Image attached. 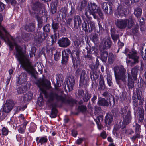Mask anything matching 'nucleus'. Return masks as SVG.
<instances>
[{"label": "nucleus", "mask_w": 146, "mask_h": 146, "mask_svg": "<svg viewBox=\"0 0 146 146\" xmlns=\"http://www.w3.org/2000/svg\"><path fill=\"white\" fill-rule=\"evenodd\" d=\"M3 18H0V38L4 40L9 47L10 50L13 49L15 46L16 50L15 57L19 62L22 68L31 74V76L36 79V77L35 70L31 64V61L24 54L23 48L17 45L15 42L14 39L7 33L6 29L1 25Z\"/></svg>", "instance_id": "f257e3e1"}, {"label": "nucleus", "mask_w": 146, "mask_h": 146, "mask_svg": "<svg viewBox=\"0 0 146 146\" xmlns=\"http://www.w3.org/2000/svg\"><path fill=\"white\" fill-rule=\"evenodd\" d=\"M36 84L39 88L41 93L44 94L46 98H48V103L50 104V106L52 108L50 117L51 118H56L58 113V111L56 108V104L52 103L54 100L63 103L66 102L71 106H73L76 103V101L74 99L70 98L66 100L62 95L59 94L56 91L51 92L48 94L46 90L50 88L51 83L50 81L46 79L38 81Z\"/></svg>", "instance_id": "f03ea898"}, {"label": "nucleus", "mask_w": 146, "mask_h": 146, "mask_svg": "<svg viewBox=\"0 0 146 146\" xmlns=\"http://www.w3.org/2000/svg\"><path fill=\"white\" fill-rule=\"evenodd\" d=\"M136 95L132 97L133 100V103L134 110V114L139 115V123H142L143 121L144 118V110L142 106L143 103L144 97L141 90L139 89L136 90Z\"/></svg>", "instance_id": "7ed1b4c3"}, {"label": "nucleus", "mask_w": 146, "mask_h": 146, "mask_svg": "<svg viewBox=\"0 0 146 146\" xmlns=\"http://www.w3.org/2000/svg\"><path fill=\"white\" fill-rule=\"evenodd\" d=\"M116 82L120 88L125 86L127 76L125 75L126 70L123 66H117L114 68Z\"/></svg>", "instance_id": "20e7f679"}, {"label": "nucleus", "mask_w": 146, "mask_h": 146, "mask_svg": "<svg viewBox=\"0 0 146 146\" xmlns=\"http://www.w3.org/2000/svg\"><path fill=\"white\" fill-rule=\"evenodd\" d=\"M128 106H127L121 107L120 108V113L123 117V120L121 125V128L123 131V133H127V129L126 126L128 124Z\"/></svg>", "instance_id": "39448f33"}, {"label": "nucleus", "mask_w": 146, "mask_h": 146, "mask_svg": "<svg viewBox=\"0 0 146 146\" xmlns=\"http://www.w3.org/2000/svg\"><path fill=\"white\" fill-rule=\"evenodd\" d=\"M123 5L119 6L115 12V15L118 17H125L127 15V7L128 6V0L122 3Z\"/></svg>", "instance_id": "423d86ee"}, {"label": "nucleus", "mask_w": 146, "mask_h": 146, "mask_svg": "<svg viewBox=\"0 0 146 146\" xmlns=\"http://www.w3.org/2000/svg\"><path fill=\"white\" fill-rule=\"evenodd\" d=\"M135 51H132L128 52V58L130 59L128 60V65L131 67L133 66L139 62V57Z\"/></svg>", "instance_id": "0eeeda50"}, {"label": "nucleus", "mask_w": 146, "mask_h": 146, "mask_svg": "<svg viewBox=\"0 0 146 146\" xmlns=\"http://www.w3.org/2000/svg\"><path fill=\"white\" fill-rule=\"evenodd\" d=\"M88 10L90 14L97 13L100 17L103 15L100 9L94 2L89 3Z\"/></svg>", "instance_id": "6e6552de"}, {"label": "nucleus", "mask_w": 146, "mask_h": 146, "mask_svg": "<svg viewBox=\"0 0 146 146\" xmlns=\"http://www.w3.org/2000/svg\"><path fill=\"white\" fill-rule=\"evenodd\" d=\"M89 77L86 73L85 70H82L81 73L79 81V86L80 87H86L87 86L89 82Z\"/></svg>", "instance_id": "1a4fd4ad"}, {"label": "nucleus", "mask_w": 146, "mask_h": 146, "mask_svg": "<svg viewBox=\"0 0 146 146\" xmlns=\"http://www.w3.org/2000/svg\"><path fill=\"white\" fill-rule=\"evenodd\" d=\"M84 24L82 25V27L85 32H91L95 29V23L91 20L87 21V23L84 21Z\"/></svg>", "instance_id": "9d476101"}, {"label": "nucleus", "mask_w": 146, "mask_h": 146, "mask_svg": "<svg viewBox=\"0 0 146 146\" xmlns=\"http://www.w3.org/2000/svg\"><path fill=\"white\" fill-rule=\"evenodd\" d=\"M15 105L14 101L11 99L7 100L5 104L3 105L1 110L4 112L7 113H9L12 110Z\"/></svg>", "instance_id": "9b49d317"}, {"label": "nucleus", "mask_w": 146, "mask_h": 146, "mask_svg": "<svg viewBox=\"0 0 146 146\" xmlns=\"http://www.w3.org/2000/svg\"><path fill=\"white\" fill-rule=\"evenodd\" d=\"M112 41L109 37H106L101 42L100 45V49L107 50L110 49L112 46Z\"/></svg>", "instance_id": "f8f14e48"}, {"label": "nucleus", "mask_w": 146, "mask_h": 146, "mask_svg": "<svg viewBox=\"0 0 146 146\" xmlns=\"http://www.w3.org/2000/svg\"><path fill=\"white\" fill-rule=\"evenodd\" d=\"M75 83V80L74 77L72 75L69 76L67 77L64 82L65 88L66 89V85L69 91H72L73 89Z\"/></svg>", "instance_id": "ddd939ff"}, {"label": "nucleus", "mask_w": 146, "mask_h": 146, "mask_svg": "<svg viewBox=\"0 0 146 146\" xmlns=\"http://www.w3.org/2000/svg\"><path fill=\"white\" fill-rule=\"evenodd\" d=\"M48 35L46 33L39 31L36 33V36L35 38V42L40 45L42 42L45 40L47 37Z\"/></svg>", "instance_id": "4468645a"}, {"label": "nucleus", "mask_w": 146, "mask_h": 146, "mask_svg": "<svg viewBox=\"0 0 146 146\" xmlns=\"http://www.w3.org/2000/svg\"><path fill=\"white\" fill-rule=\"evenodd\" d=\"M52 27L53 32L54 33L52 36L53 38H54L55 40H56L59 37V24L58 23L53 22L52 25Z\"/></svg>", "instance_id": "2eb2a0df"}, {"label": "nucleus", "mask_w": 146, "mask_h": 146, "mask_svg": "<svg viewBox=\"0 0 146 146\" xmlns=\"http://www.w3.org/2000/svg\"><path fill=\"white\" fill-rule=\"evenodd\" d=\"M74 27L72 26L74 30L80 28L82 24V21L81 18L79 15H76L73 18Z\"/></svg>", "instance_id": "dca6fc26"}, {"label": "nucleus", "mask_w": 146, "mask_h": 146, "mask_svg": "<svg viewBox=\"0 0 146 146\" xmlns=\"http://www.w3.org/2000/svg\"><path fill=\"white\" fill-rule=\"evenodd\" d=\"M102 8L105 14L111 15L113 13L111 5L107 2H103L101 4Z\"/></svg>", "instance_id": "f3484780"}, {"label": "nucleus", "mask_w": 146, "mask_h": 146, "mask_svg": "<svg viewBox=\"0 0 146 146\" xmlns=\"http://www.w3.org/2000/svg\"><path fill=\"white\" fill-rule=\"evenodd\" d=\"M58 43L60 47L63 48L68 47L70 44V41L67 37H62L59 39Z\"/></svg>", "instance_id": "a211bd4d"}, {"label": "nucleus", "mask_w": 146, "mask_h": 146, "mask_svg": "<svg viewBox=\"0 0 146 146\" xmlns=\"http://www.w3.org/2000/svg\"><path fill=\"white\" fill-rule=\"evenodd\" d=\"M128 19H117L115 22V25L119 28L123 29L125 28L127 25Z\"/></svg>", "instance_id": "6ab92c4d"}, {"label": "nucleus", "mask_w": 146, "mask_h": 146, "mask_svg": "<svg viewBox=\"0 0 146 146\" xmlns=\"http://www.w3.org/2000/svg\"><path fill=\"white\" fill-rule=\"evenodd\" d=\"M63 80V78L62 74H58L56 75V83H54V84L56 90H58V88L61 86V84L62 83Z\"/></svg>", "instance_id": "aec40b11"}, {"label": "nucleus", "mask_w": 146, "mask_h": 146, "mask_svg": "<svg viewBox=\"0 0 146 146\" xmlns=\"http://www.w3.org/2000/svg\"><path fill=\"white\" fill-rule=\"evenodd\" d=\"M70 57L72 60L73 66L74 68L77 67L80 64V56L71 54Z\"/></svg>", "instance_id": "412c9836"}, {"label": "nucleus", "mask_w": 146, "mask_h": 146, "mask_svg": "<svg viewBox=\"0 0 146 146\" xmlns=\"http://www.w3.org/2000/svg\"><path fill=\"white\" fill-rule=\"evenodd\" d=\"M27 74L22 72L20 75L18 77L17 79L16 82L18 84H21L27 81Z\"/></svg>", "instance_id": "4be33fe9"}, {"label": "nucleus", "mask_w": 146, "mask_h": 146, "mask_svg": "<svg viewBox=\"0 0 146 146\" xmlns=\"http://www.w3.org/2000/svg\"><path fill=\"white\" fill-rule=\"evenodd\" d=\"M113 120V117L112 114L107 113L105 117V123L107 127L109 126L112 123Z\"/></svg>", "instance_id": "5701e85b"}, {"label": "nucleus", "mask_w": 146, "mask_h": 146, "mask_svg": "<svg viewBox=\"0 0 146 146\" xmlns=\"http://www.w3.org/2000/svg\"><path fill=\"white\" fill-rule=\"evenodd\" d=\"M62 53L61 63L62 64L66 65L68 62L69 55L65 50L62 51Z\"/></svg>", "instance_id": "b1692460"}, {"label": "nucleus", "mask_w": 146, "mask_h": 146, "mask_svg": "<svg viewBox=\"0 0 146 146\" xmlns=\"http://www.w3.org/2000/svg\"><path fill=\"white\" fill-rule=\"evenodd\" d=\"M98 90L100 91L104 90L107 89L105 85L104 77L102 75L100 76Z\"/></svg>", "instance_id": "393cba45"}, {"label": "nucleus", "mask_w": 146, "mask_h": 146, "mask_svg": "<svg viewBox=\"0 0 146 146\" xmlns=\"http://www.w3.org/2000/svg\"><path fill=\"white\" fill-rule=\"evenodd\" d=\"M42 7V4L38 1L33 3L32 5V8L33 10L39 12L41 11Z\"/></svg>", "instance_id": "a878e982"}, {"label": "nucleus", "mask_w": 146, "mask_h": 146, "mask_svg": "<svg viewBox=\"0 0 146 146\" xmlns=\"http://www.w3.org/2000/svg\"><path fill=\"white\" fill-rule=\"evenodd\" d=\"M97 104L99 106H103L107 107L109 106L108 101L103 98H100L98 99Z\"/></svg>", "instance_id": "bb28decb"}, {"label": "nucleus", "mask_w": 146, "mask_h": 146, "mask_svg": "<svg viewBox=\"0 0 146 146\" xmlns=\"http://www.w3.org/2000/svg\"><path fill=\"white\" fill-rule=\"evenodd\" d=\"M86 50L87 53H84L83 55L85 58L86 63L87 64L91 61L92 59V56L90 51Z\"/></svg>", "instance_id": "cd10ccee"}, {"label": "nucleus", "mask_w": 146, "mask_h": 146, "mask_svg": "<svg viewBox=\"0 0 146 146\" xmlns=\"http://www.w3.org/2000/svg\"><path fill=\"white\" fill-rule=\"evenodd\" d=\"M86 50L90 51V52L92 54H94L95 56H97L98 55V50L97 48L95 47L92 46L90 48L87 47L85 48Z\"/></svg>", "instance_id": "c85d7f7f"}, {"label": "nucleus", "mask_w": 146, "mask_h": 146, "mask_svg": "<svg viewBox=\"0 0 146 146\" xmlns=\"http://www.w3.org/2000/svg\"><path fill=\"white\" fill-rule=\"evenodd\" d=\"M116 58V56H115L112 52H110L108 54V63L111 64L114 62Z\"/></svg>", "instance_id": "c756f323"}, {"label": "nucleus", "mask_w": 146, "mask_h": 146, "mask_svg": "<svg viewBox=\"0 0 146 146\" xmlns=\"http://www.w3.org/2000/svg\"><path fill=\"white\" fill-rule=\"evenodd\" d=\"M139 67L138 66H135L131 70L132 76L134 80H136L137 76V72L138 70Z\"/></svg>", "instance_id": "7c9ffc66"}, {"label": "nucleus", "mask_w": 146, "mask_h": 146, "mask_svg": "<svg viewBox=\"0 0 146 146\" xmlns=\"http://www.w3.org/2000/svg\"><path fill=\"white\" fill-rule=\"evenodd\" d=\"M25 29L27 31L32 32L34 31L35 29L34 24L32 23L26 25L25 26Z\"/></svg>", "instance_id": "2f4dec72"}, {"label": "nucleus", "mask_w": 146, "mask_h": 146, "mask_svg": "<svg viewBox=\"0 0 146 146\" xmlns=\"http://www.w3.org/2000/svg\"><path fill=\"white\" fill-rule=\"evenodd\" d=\"M103 117L102 116L99 115L97 117L96 119L95 120L99 129H101V124L103 122Z\"/></svg>", "instance_id": "473e14b6"}, {"label": "nucleus", "mask_w": 146, "mask_h": 146, "mask_svg": "<svg viewBox=\"0 0 146 146\" xmlns=\"http://www.w3.org/2000/svg\"><path fill=\"white\" fill-rule=\"evenodd\" d=\"M108 56V52L106 51H104L100 55V59L103 62H106L107 59V57Z\"/></svg>", "instance_id": "72a5a7b5"}, {"label": "nucleus", "mask_w": 146, "mask_h": 146, "mask_svg": "<svg viewBox=\"0 0 146 146\" xmlns=\"http://www.w3.org/2000/svg\"><path fill=\"white\" fill-rule=\"evenodd\" d=\"M142 9L140 7H137L134 9V14L137 18L139 17L141 15Z\"/></svg>", "instance_id": "f704fd0d"}, {"label": "nucleus", "mask_w": 146, "mask_h": 146, "mask_svg": "<svg viewBox=\"0 0 146 146\" xmlns=\"http://www.w3.org/2000/svg\"><path fill=\"white\" fill-rule=\"evenodd\" d=\"M18 85L17 84L16 90L17 93L18 94H21L25 92L26 89L24 87L21 86L20 87H18Z\"/></svg>", "instance_id": "c9c22d12"}, {"label": "nucleus", "mask_w": 146, "mask_h": 146, "mask_svg": "<svg viewBox=\"0 0 146 146\" xmlns=\"http://www.w3.org/2000/svg\"><path fill=\"white\" fill-rule=\"evenodd\" d=\"M90 76L92 80L95 81L98 78L99 74L96 72H90Z\"/></svg>", "instance_id": "e433bc0d"}, {"label": "nucleus", "mask_w": 146, "mask_h": 146, "mask_svg": "<svg viewBox=\"0 0 146 146\" xmlns=\"http://www.w3.org/2000/svg\"><path fill=\"white\" fill-rule=\"evenodd\" d=\"M99 65V62L98 58H96L95 64H92L89 65L90 68L93 70H96L97 69Z\"/></svg>", "instance_id": "4c0bfd02"}, {"label": "nucleus", "mask_w": 146, "mask_h": 146, "mask_svg": "<svg viewBox=\"0 0 146 146\" xmlns=\"http://www.w3.org/2000/svg\"><path fill=\"white\" fill-rule=\"evenodd\" d=\"M91 94L88 92L87 91H86L84 96L83 97V99L85 102H87L91 97Z\"/></svg>", "instance_id": "58836bf2"}, {"label": "nucleus", "mask_w": 146, "mask_h": 146, "mask_svg": "<svg viewBox=\"0 0 146 146\" xmlns=\"http://www.w3.org/2000/svg\"><path fill=\"white\" fill-rule=\"evenodd\" d=\"M84 95V90L82 89L77 90L76 92V96L78 98H82Z\"/></svg>", "instance_id": "ea45409f"}, {"label": "nucleus", "mask_w": 146, "mask_h": 146, "mask_svg": "<svg viewBox=\"0 0 146 146\" xmlns=\"http://www.w3.org/2000/svg\"><path fill=\"white\" fill-rule=\"evenodd\" d=\"M133 16H130L128 19V28H131L133 25L135 19Z\"/></svg>", "instance_id": "a19ab883"}, {"label": "nucleus", "mask_w": 146, "mask_h": 146, "mask_svg": "<svg viewBox=\"0 0 146 146\" xmlns=\"http://www.w3.org/2000/svg\"><path fill=\"white\" fill-rule=\"evenodd\" d=\"M139 25L137 23L135 24L132 29V33L135 35L136 36L138 34Z\"/></svg>", "instance_id": "79ce46f5"}, {"label": "nucleus", "mask_w": 146, "mask_h": 146, "mask_svg": "<svg viewBox=\"0 0 146 146\" xmlns=\"http://www.w3.org/2000/svg\"><path fill=\"white\" fill-rule=\"evenodd\" d=\"M133 77H131L130 75L128 74V87L129 88H132L134 86V79Z\"/></svg>", "instance_id": "37998d69"}, {"label": "nucleus", "mask_w": 146, "mask_h": 146, "mask_svg": "<svg viewBox=\"0 0 146 146\" xmlns=\"http://www.w3.org/2000/svg\"><path fill=\"white\" fill-rule=\"evenodd\" d=\"M27 106H24L21 107L20 106H17L15 107V111L14 114L18 113L21 110L24 111L26 108Z\"/></svg>", "instance_id": "c03bdc74"}, {"label": "nucleus", "mask_w": 146, "mask_h": 146, "mask_svg": "<svg viewBox=\"0 0 146 146\" xmlns=\"http://www.w3.org/2000/svg\"><path fill=\"white\" fill-rule=\"evenodd\" d=\"M107 83L108 86L110 87L112 86L113 83L112 82V78L111 75L108 74L106 77Z\"/></svg>", "instance_id": "a18cd8bd"}, {"label": "nucleus", "mask_w": 146, "mask_h": 146, "mask_svg": "<svg viewBox=\"0 0 146 146\" xmlns=\"http://www.w3.org/2000/svg\"><path fill=\"white\" fill-rule=\"evenodd\" d=\"M48 141L47 137L45 136L44 137H40V139L39 140V143L41 144V145L43 144L44 145Z\"/></svg>", "instance_id": "49530a36"}, {"label": "nucleus", "mask_w": 146, "mask_h": 146, "mask_svg": "<svg viewBox=\"0 0 146 146\" xmlns=\"http://www.w3.org/2000/svg\"><path fill=\"white\" fill-rule=\"evenodd\" d=\"M59 11L61 14H62L61 13H62L63 18L66 17L67 11V10L66 8L65 7L61 8L59 10Z\"/></svg>", "instance_id": "de8ad7c7"}, {"label": "nucleus", "mask_w": 146, "mask_h": 146, "mask_svg": "<svg viewBox=\"0 0 146 146\" xmlns=\"http://www.w3.org/2000/svg\"><path fill=\"white\" fill-rule=\"evenodd\" d=\"M73 44L76 47V48H79L80 47L81 44L80 40L79 39H76L73 40Z\"/></svg>", "instance_id": "09e8293b"}, {"label": "nucleus", "mask_w": 146, "mask_h": 146, "mask_svg": "<svg viewBox=\"0 0 146 146\" xmlns=\"http://www.w3.org/2000/svg\"><path fill=\"white\" fill-rule=\"evenodd\" d=\"M90 38L94 43L97 42L99 39L98 35L96 33H93L90 37Z\"/></svg>", "instance_id": "8fccbe9b"}, {"label": "nucleus", "mask_w": 146, "mask_h": 146, "mask_svg": "<svg viewBox=\"0 0 146 146\" xmlns=\"http://www.w3.org/2000/svg\"><path fill=\"white\" fill-rule=\"evenodd\" d=\"M33 97V94L31 92H28V94H25L24 96L25 100L27 101L31 100Z\"/></svg>", "instance_id": "3c124183"}, {"label": "nucleus", "mask_w": 146, "mask_h": 146, "mask_svg": "<svg viewBox=\"0 0 146 146\" xmlns=\"http://www.w3.org/2000/svg\"><path fill=\"white\" fill-rule=\"evenodd\" d=\"M30 34L29 33H25L22 35V38L25 41H29L30 38Z\"/></svg>", "instance_id": "603ef678"}, {"label": "nucleus", "mask_w": 146, "mask_h": 146, "mask_svg": "<svg viewBox=\"0 0 146 146\" xmlns=\"http://www.w3.org/2000/svg\"><path fill=\"white\" fill-rule=\"evenodd\" d=\"M56 53L54 55V58L55 60L57 61L60 59L61 55L60 52H58L56 50Z\"/></svg>", "instance_id": "864d4df0"}, {"label": "nucleus", "mask_w": 146, "mask_h": 146, "mask_svg": "<svg viewBox=\"0 0 146 146\" xmlns=\"http://www.w3.org/2000/svg\"><path fill=\"white\" fill-rule=\"evenodd\" d=\"M36 50V49L35 47H32L31 50L30 51V56L31 57L35 56V53Z\"/></svg>", "instance_id": "5fc2aeb1"}, {"label": "nucleus", "mask_w": 146, "mask_h": 146, "mask_svg": "<svg viewBox=\"0 0 146 146\" xmlns=\"http://www.w3.org/2000/svg\"><path fill=\"white\" fill-rule=\"evenodd\" d=\"M81 52L79 48H75L72 50V54L80 56Z\"/></svg>", "instance_id": "6e6d98bb"}, {"label": "nucleus", "mask_w": 146, "mask_h": 146, "mask_svg": "<svg viewBox=\"0 0 146 146\" xmlns=\"http://www.w3.org/2000/svg\"><path fill=\"white\" fill-rule=\"evenodd\" d=\"M78 110L80 111L84 112L86 111L87 109L85 105H81L78 106Z\"/></svg>", "instance_id": "4d7b16f0"}, {"label": "nucleus", "mask_w": 146, "mask_h": 146, "mask_svg": "<svg viewBox=\"0 0 146 146\" xmlns=\"http://www.w3.org/2000/svg\"><path fill=\"white\" fill-rule=\"evenodd\" d=\"M87 3V1L86 0H84L81 2V4L80 7V10L82 11L86 7Z\"/></svg>", "instance_id": "13d9d810"}, {"label": "nucleus", "mask_w": 146, "mask_h": 146, "mask_svg": "<svg viewBox=\"0 0 146 146\" xmlns=\"http://www.w3.org/2000/svg\"><path fill=\"white\" fill-rule=\"evenodd\" d=\"M51 40H50L49 39H47V45L48 46H51L54 43V40H55V41H56V40L55 41L54 38H53L52 36V35L51 36Z\"/></svg>", "instance_id": "bf43d9fd"}, {"label": "nucleus", "mask_w": 146, "mask_h": 146, "mask_svg": "<svg viewBox=\"0 0 146 146\" xmlns=\"http://www.w3.org/2000/svg\"><path fill=\"white\" fill-rule=\"evenodd\" d=\"M43 30L47 32H49L50 31V25L49 24H47L43 27Z\"/></svg>", "instance_id": "052dcab7"}, {"label": "nucleus", "mask_w": 146, "mask_h": 146, "mask_svg": "<svg viewBox=\"0 0 146 146\" xmlns=\"http://www.w3.org/2000/svg\"><path fill=\"white\" fill-rule=\"evenodd\" d=\"M112 39L115 42L119 38V35L118 34H111V35Z\"/></svg>", "instance_id": "680f3d73"}, {"label": "nucleus", "mask_w": 146, "mask_h": 146, "mask_svg": "<svg viewBox=\"0 0 146 146\" xmlns=\"http://www.w3.org/2000/svg\"><path fill=\"white\" fill-rule=\"evenodd\" d=\"M140 126V125L138 124L137 123H136V125L135 126V133H140V130H141Z\"/></svg>", "instance_id": "e2e57ef3"}, {"label": "nucleus", "mask_w": 146, "mask_h": 146, "mask_svg": "<svg viewBox=\"0 0 146 146\" xmlns=\"http://www.w3.org/2000/svg\"><path fill=\"white\" fill-rule=\"evenodd\" d=\"M9 131L5 127L2 128V133L3 135L6 136L8 135Z\"/></svg>", "instance_id": "0e129e2a"}, {"label": "nucleus", "mask_w": 146, "mask_h": 146, "mask_svg": "<svg viewBox=\"0 0 146 146\" xmlns=\"http://www.w3.org/2000/svg\"><path fill=\"white\" fill-rule=\"evenodd\" d=\"M109 102L110 105H111L112 104H113V106L115 105V98L113 96L111 95V96L110 97V98H109Z\"/></svg>", "instance_id": "69168bd1"}, {"label": "nucleus", "mask_w": 146, "mask_h": 146, "mask_svg": "<svg viewBox=\"0 0 146 146\" xmlns=\"http://www.w3.org/2000/svg\"><path fill=\"white\" fill-rule=\"evenodd\" d=\"M38 27L40 28H41L43 26L44 24L42 21L40 19V18H38Z\"/></svg>", "instance_id": "338daca9"}, {"label": "nucleus", "mask_w": 146, "mask_h": 146, "mask_svg": "<svg viewBox=\"0 0 146 146\" xmlns=\"http://www.w3.org/2000/svg\"><path fill=\"white\" fill-rule=\"evenodd\" d=\"M57 8L56 6L54 5H52L51 7V13L52 14H54L56 12Z\"/></svg>", "instance_id": "774afa93"}]
</instances>
